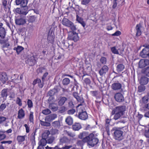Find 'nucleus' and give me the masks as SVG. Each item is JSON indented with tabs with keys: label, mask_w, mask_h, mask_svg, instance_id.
Listing matches in <instances>:
<instances>
[{
	"label": "nucleus",
	"mask_w": 149,
	"mask_h": 149,
	"mask_svg": "<svg viewBox=\"0 0 149 149\" xmlns=\"http://www.w3.org/2000/svg\"><path fill=\"white\" fill-rule=\"evenodd\" d=\"M77 111L79 113V118L82 120H86L88 118L87 112L85 111L84 106L81 104H79L77 107Z\"/></svg>",
	"instance_id": "obj_1"
},
{
	"label": "nucleus",
	"mask_w": 149,
	"mask_h": 149,
	"mask_svg": "<svg viewBox=\"0 0 149 149\" xmlns=\"http://www.w3.org/2000/svg\"><path fill=\"white\" fill-rule=\"evenodd\" d=\"M94 135L93 133H91L84 139V141H87L88 144L91 147H93L98 142L99 140L96 138H94Z\"/></svg>",
	"instance_id": "obj_2"
},
{
	"label": "nucleus",
	"mask_w": 149,
	"mask_h": 149,
	"mask_svg": "<svg viewBox=\"0 0 149 149\" xmlns=\"http://www.w3.org/2000/svg\"><path fill=\"white\" fill-rule=\"evenodd\" d=\"M62 24L64 26L70 27L72 31L76 30V28L72 22L66 18H64L62 21Z\"/></svg>",
	"instance_id": "obj_3"
},
{
	"label": "nucleus",
	"mask_w": 149,
	"mask_h": 149,
	"mask_svg": "<svg viewBox=\"0 0 149 149\" xmlns=\"http://www.w3.org/2000/svg\"><path fill=\"white\" fill-rule=\"evenodd\" d=\"M115 131L113 133L114 138L116 140H120L121 139V128L114 127L111 130V131Z\"/></svg>",
	"instance_id": "obj_4"
},
{
	"label": "nucleus",
	"mask_w": 149,
	"mask_h": 149,
	"mask_svg": "<svg viewBox=\"0 0 149 149\" xmlns=\"http://www.w3.org/2000/svg\"><path fill=\"white\" fill-rule=\"evenodd\" d=\"M113 114H115L114 117V119L116 120L118 119L121 116V107H117L113 109L112 111Z\"/></svg>",
	"instance_id": "obj_5"
},
{
	"label": "nucleus",
	"mask_w": 149,
	"mask_h": 149,
	"mask_svg": "<svg viewBox=\"0 0 149 149\" xmlns=\"http://www.w3.org/2000/svg\"><path fill=\"white\" fill-rule=\"evenodd\" d=\"M68 39L69 40H73L74 42L78 41L79 39L78 34L75 32H71L69 34Z\"/></svg>",
	"instance_id": "obj_6"
},
{
	"label": "nucleus",
	"mask_w": 149,
	"mask_h": 149,
	"mask_svg": "<svg viewBox=\"0 0 149 149\" xmlns=\"http://www.w3.org/2000/svg\"><path fill=\"white\" fill-rule=\"evenodd\" d=\"M144 46L143 49L140 53V55L143 58H146L148 56L149 57V47L147 45Z\"/></svg>",
	"instance_id": "obj_7"
},
{
	"label": "nucleus",
	"mask_w": 149,
	"mask_h": 149,
	"mask_svg": "<svg viewBox=\"0 0 149 149\" xmlns=\"http://www.w3.org/2000/svg\"><path fill=\"white\" fill-rule=\"evenodd\" d=\"M149 65V60L146 59H141L139 62V66L143 68Z\"/></svg>",
	"instance_id": "obj_8"
},
{
	"label": "nucleus",
	"mask_w": 149,
	"mask_h": 149,
	"mask_svg": "<svg viewBox=\"0 0 149 149\" xmlns=\"http://www.w3.org/2000/svg\"><path fill=\"white\" fill-rule=\"evenodd\" d=\"M28 3L27 0H16V3L17 5H20V6L22 7H27L26 6Z\"/></svg>",
	"instance_id": "obj_9"
},
{
	"label": "nucleus",
	"mask_w": 149,
	"mask_h": 149,
	"mask_svg": "<svg viewBox=\"0 0 149 149\" xmlns=\"http://www.w3.org/2000/svg\"><path fill=\"white\" fill-rule=\"evenodd\" d=\"M149 78L145 76H142L139 80V84L144 85L147 84Z\"/></svg>",
	"instance_id": "obj_10"
},
{
	"label": "nucleus",
	"mask_w": 149,
	"mask_h": 149,
	"mask_svg": "<svg viewBox=\"0 0 149 149\" xmlns=\"http://www.w3.org/2000/svg\"><path fill=\"white\" fill-rule=\"evenodd\" d=\"M8 79L6 74L5 72L0 73V80L3 84L6 82Z\"/></svg>",
	"instance_id": "obj_11"
},
{
	"label": "nucleus",
	"mask_w": 149,
	"mask_h": 149,
	"mask_svg": "<svg viewBox=\"0 0 149 149\" xmlns=\"http://www.w3.org/2000/svg\"><path fill=\"white\" fill-rule=\"evenodd\" d=\"M108 67L105 65H104L99 71L100 75L102 76L103 74H106L108 71Z\"/></svg>",
	"instance_id": "obj_12"
},
{
	"label": "nucleus",
	"mask_w": 149,
	"mask_h": 149,
	"mask_svg": "<svg viewBox=\"0 0 149 149\" xmlns=\"http://www.w3.org/2000/svg\"><path fill=\"white\" fill-rule=\"evenodd\" d=\"M67 100V98L65 97H60L58 99V105L60 106H62Z\"/></svg>",
	"instance_id": "obj_13"
},
{
	"label": "nucleus",
	"mask_w": 149,
	"mask_h": 149,
	"mask_svg": "<svg viewBox=\"0 0 149 149\" xmlns=\"http://www.w3.org/2000/svg\"><path fill=\"white\" fill-rule=\"evenodd\" d=\"M25 115L24 111L22 109H21L19 110L17 116L19 119H22L24 117Z\"/></svg>",
	"instance_id": "obj_14"
},
{
	"label": "nucleus",
	"mask_w": 149,
	"mask_h": 149,
	"mask_svg": "<svg viewBox=\"0 0 149 149\" xmlns=\"http://www.w3.org/2000/svg\"><path fill=\"white\" fill-rule=\"evenodd\" d=\"M141 27L140 24H139L136 25V36H139L141 34Z\"/></svg>",
	"instance_id": "obj_15"
},
{
	"label": "nucleus",
	"mask_w": 149,
	"mask_h": 149,
	"mask_svg": "<svg viewBox=\"0 0 149 149\" xmlns=\"http://www.w3.org/2000/svg\"><path fill=\"white\" fill-rule=\"evenodd\" d=\"M57 118V115L55 114H52L47 117L45 119V120L50 121L55 119Z\"/></svg>",
	"instance_id": "obj_16"
},
{
	"label": "nucleus",
	"mask_w": 149,
	"mask_h": 149,
	"mask_svg": "<svg viewBox=\"0 0 149 149\" xmlns=\"http://www.w3.org/2000/svg\"><path fill=\"white\" fill-rule=\"evenodd\" d=\"M111 88L112 89L114 90H118L121 88V85L119 83H115L112 85Z\"/></svg>",
	"instance_id": "obj_17"
},
{
	"label": "nucleus",
	"mask_w": 149,
	"mask_h": 149,
	"mask_svg": "<svg viewBox=\"0 0 149 149\" xmlns=\"http://www.w3.org/2000/svg\"><path fill=\"white\" fill-rule=\"evenodd\" d=\"M6 36V31L5 29L2 27H0V37L4 38Z\"/></svg>",
	"instance_id": "obj_18"
},
{
	"label": "nucleus",
	"mask_w": 149,
	"mask_h": 149,
	"mask_svg": "<svg viewBox=\"0 0 149 149\" xmlns=\"http://www.w3.org/2000/svg\"><path fill=\"white\" fill-rule=\"evenodd\" d=\"M38 59L37 56L33 55L32 57H31L29 60L32 62L31 65H35L36 63V60Z\"/></svg>",
	"instance_id": "obj_19"
},
{
	"label": "nucleus",
	"mask_w": 149,
	"mask_h": 149,
	"mask_svg": "<svg viewBox=\"0 0 149 149\" xmlns=\"http://www.w3.org/2000/svg\"><path fill=\"white\" fill-rule=\"evenodd\" d=\"M25 23L24 19L22 18L17 19L15 20V23L18 25H22Z\"/></svg>",
	"instance_id": "obj_20"
},
{
	"label": "nucleus",
	"mask_w": 149,
	"mask_h": 149,
	"mask_svg": "<svg viewBox=\"0 0 149 149\" xmlns=\"http://www.w3.org/2000/svg\"><path fill=\"white\" fill-rule=\"evenodd\" d=\"M81 127V126L79 123H76L72 126L73 129L74 130H78Z\"/></svg>",
	"instance_id": "obj_21"
},
{
	"label": "nucleus",
	"mask_w": 149,
	"mask_h": 149,
	"mask_svg": "<svg viewBox=\"0 0 149 149\" xmlns=\"http://www.w3.org/2000/svg\"><path fill=\"white\" fill-rule=\"evenodd\" d=\"M115 98L118 102H121V94L120 93H117L115 95Z\"/></svg>",
	"instance_id": "obj_22"
},
{
	"label": "nucleus",
	"mask_w": 149,
	"mask_h": 149,
	"mask_svg": "<svg viewBox=\"0 0 149 149\" xmlns=\"http://www.w3.org/2000/svg\"><path fill=\"white\" fill-rule=\"evenodd\" d=\"M88 134L86 132H83L80 133L79 135V137L80 139H84L86 137H88Z\"/></svg>",
	"instance_id": "obj_23"
},
{
	"label": "nucleus",
	"mask_w": 149,
	"mask_h": 149,
	"mask_svg": "<svg viewBox=\"0 0 149 149\" xmlns=\"http://www.w3.org/2000/svg\"><path fill=\"white\" fill-rule=\"evenodd\" d=\"M24 49V48L22 46H18L17 47H15L13 49L15 50L18 54H19Z\"/></svg>",
	"instance_id": "obj_24"
},
{
	"label": "nucleus",
	"mask_w": 149,
	"mask_h": 149,
	"mask_svg": "<svg viewBox=\"0 0 149 149\" xmlns=\"http://www.w3.org/2000/svg\"><path fill=\"white\" fill-rule=\"evenodd\" d=\"M47 143V141L45 139H42L39 142L38 144L39 146L43 147L45 146Z\"/></svg>",
	"instance_id": "obj_25"
},
{
	"label": "nucleus",
	"mask_w": 149,
	"mask_h": 149,
	"mask_svg": "<svg viewBox=\"0 0 149 149\" xmlns=\"http://www.w3.org/2000/svg\"><path fill=\"white\" fill-rule=\"evenodd\" d=\"M77 20L79 23H80L82 26L83 27H85L86 25V24L85 22L83 21L81 17H77Z\"/></svg>",
	"instance_id": "obj_26"
},
{
	"label": "nucleus",
	"mask_w": 149,
	"mask_h": 149,
	"mask_svg": "<svg viewBox=\"0 0 149 149\" xmlns=\"http://www.w3.org/2000/svg\"><path fill=\"white\" fill-rule=\"evenodd\" d=\"M26 136H18L17 137V140L19 142H22L25 140V138Z\"/></svg>",
	"instance_id": "obj_27"
},
{
	"label": "nucleus",
	"mask_w": 149,
	"mask_h": 149,
	"mask_svg": "<svg viewBox=\"0 0 149 149\" xmlns=\"http://www.w3.org/2000/svg\"><path fill=\"white\" fill-rule=\"evenodd\" d=\"M142 72L146 76L149 77V66L143 69Z\"/></svg>",
	"instance_id": "obj_28"
},
{
	"label": "nucleus",
	"mask_w": 149,
	"mask_h": 149,
	"mask_svg": "<svg viewBox=\"0 0 149 149\" xmlns=\"http://www.w3.org/2000/svg\"><path fill=\"white\" fill-rule=\"evenodd\" d=\"M146 89V87L144 85L140 84L138 87V91L140 93L144 91Z\"/></svg>",
	"instance_id": "obj_29"
},
{
	"label": "nucleus",
	"mask_w": 149,
	"mask_h": 149,
	"mask_svg": "<svg viewBox=\"0 0 149 149\" xmlns=\"http://www.w3.org/2000/svg\"><path fill=\"white\" fill-rule=\"evenodd\" d=\"M65 122L68 125H71L73 123V119L70 116H68L66 118Z\"/></svg>",
	"instance_id": "obj_30"
},
{
	"label": "nucleus",
	"mask_w": 149,
	"mask_h": 149,
	"mask_svg": "<svg viewBox=\"0 0 149 149\" xmlns=\"http://www.w3.org/2000/svg\"><path fill=\"white\" fill-rule=\"evenodd\" d=\"M7 95V90L6 89H3L1 91V97H4V99H6Z\"/></svg>",
	"instance_id": "obj_31"
},
{
	"label": "nucleus",
	"mask_w": 149,
	"mask_h": 149,
	"mask_svg": "<svg viewBox=\"0 0 149 149\" xmlns=\"http://www.w3.org/2000/svg\"><path fill=\"white\" fill-rule=\"evenodd\" d=\"M28 8L27 7H22L21 8L22 14L26 15L28 13Z\"/></svg>",
	"instance_id": "obj_32"
},
{
	"label": "nucleus",
	"mask_w": 149,
	"mask_h": 149,
	"mask_svg": "<svg viewBox=\"0 0 149 149\" xmlns=\"http://www.w3.org/2000/svg\"><path fill=\"white\" fill-rule=\"evenodd\" d=\"M36 18V17L35 16H29L28 21L29 22L33 23L34 22Z\"/></svg>",
	"instance_id": "obj_33"
},
{
	"label": "nucleus",
	"mask_w": 149,
	"mask_h": 149,
	"mask_svg": "<svg viewBox=\"0 0 149 149\" xmlns=\"http://www.w3.org/2000/svg\"><path fill=\"white\" fill-rule=\"evenodd\" d=\"M70 81L69 79L65 78L63 80V84L64 85H67L69 84Z\"/></svg>",
	"instance_id": "obj_34"
},
{
	"label": "nucleus",
	"mask_w": 149,
	"mask_h": 149,
	"mask_svg": "<svg viewBox=\"0 0 149 149\" xmlns=\"http://www.w3.org/2000/svg\"><path fill=\"white\" fill-rule=\"evenodd\" d=\"M49 108L52 111H55L57 110L58 107L56 106H55L54 104H50L49 106Z\"/></svg>",
	"instance_id": "obj_35"
},
{
	"label": "nucleus",
	"mask_w": 149,
	"mask_h": 149,
	"mask_svg": "<svg viewBox=\"0 0 149 149\" xmlns=\"http://www.w3.org/2000/svg\"><path fill=\"white\" fill-rule=\"evenodd\" d=\"M46 121H47V120L46 121L45 120V121H40V124L41 125L47 127L49 126L50 125V123L49 122H46Z\"/></svg>",
	"instance_id": "obj_36"
},
{
	"label": "nucleus",
	"mask_w": 149,
	"mask_h": 149,
	"mask_svg": "<svg viewBox=\"0 0 149 149\" xmlns=\"http://www.w3.org/2000/svg\"><path fill=\"white\" fill-rule=\"evenodd\" d=\"M52 125L54 127H58L60 126V123L58 121H54L52 123Z\"/></svg>",
	"instance_id": "obj_37"
},
{
	"label": "nucleus",
	"mask_w": 149,
	"mask_h": 149,
	"mask_svg": "<svg viewBox=\"0 0 149 149\" xmlns=\"http://www.w3.org/2000/svg\"><path fill=\"white\" fill-rule=\"evenodd\" d=\"M42 113L46 115L50 114L51 113V111L48 109H45L42 111Z\"/></svg>",
	"instance_id": "obj_38"
},
{
	"label": "nucleus",
	"mask_w": 149,
	"mask_h": 149,
	"mask_svg": "<svg viewBox=\"0 0 149 149\" xmlns=\"http://www.w3.org/2000/svg\"><path fill=\"white\" fill-rule=\"evenodd\" d=\"M86 137L83 139L82 140H78L77 141V144L78 146H82L84 143L87 142V141H84V139H85Z\"/></svg>",
	"instance_id": "obj_39"
},
{
	"label": "nucleus",
	"mask_w": 149,
	"mask_h": 149,
	"mask_svg": "<svg viewBox=\"0 0 149 149\" xmlns=\"http://www.w3.org/2000/svg\"><path fill=\"white\" fill-rule=\"evenodd\" d=\"M91 1V0H82L81 4L83 5L86 6L89 4Z\"/></svg>",
	"instance_id": "obj_40"
},
{
	"label": "nucleus",
	"mask_w": 149,
	"mask_h": 149,
	"mask_svg": "<svg viewBox=\"0 0 149 149\" xmlns=\"http://www.w3.org/2000/svg\"><path fill=\"white\" fill-rule=\"evenodd\" d=\"M100 61L102 63L105 64L107 62V59L104 57H102L100 59Z\"/></svg>",
	"instance_id": "obj_41"
},
{
	"label": "nucleus",
	"mask_w": 149,
	"mask_h": 149,
	"mask_svg": "<svg viewBox=\"0 0 149 149\" xmlns=\"http://www.w3.org/2000/svg\"><path fill=\"white\" fill-rule=\"evenodd\" d=\"M29 120L31 122H33V113L31 112L29 116Z\"/></svg>",
	"instance_id": "obj_42"
},
{
	"label": "nucleus",
	"mask_w": 149,
	"mask_h": 149,
	"mask_svg": "<svg viewBox=\"0 0 149 149\" xmlns=\"http://www.w3.org/2000/svg\"><path fill=\"white\" fill-rule=\"evenodd\" d=\"M24 126L25 127L26 132V133H29L30 131V128L29 126L27 124H25Z\"/></svg>",
	"instance_id": "obj_43"
},
{
	"label": "nucleus",
	"mask_w": 149,
	"mask_h": 149,
	"mask_svg": "<svg viewBox=\"0 0 149 149\" xmlns=\"http://www.w3.org/2000/svg\"><path fill=\"white\" fill-rule=\"evenodd\" d=\"M27 104L28 107L30 108H31L33 107V102L30 100L28 99V100Z\"/></svg>",
	"instance_id": "obj_44"
},
{
	"label": "nucleus",
	"mask_w": 149,
	"mask_h": 149,
	"mask_svg": "<svg viewBox=\"0 0 149 149\" xmlns=\"http://www.w3.org/2000/svg\"><path fill=\"white\" fill-rule=\"evenodd\" d=\"M66 134L68 136L72 137H74L75 136V134L74 133H72L68 131L66 132Z\"/></svg>",
	"instance_id": "obj_45"
},
{
	"label": "nucleus",
	"mask_w": 149,
	"mask_h": 149,
	"mask_svg": "<svg viewBox=\"0 0 149 149\" xmlns=\"http://www.w3.org/2000/svg\"><path fill=\"white\" fill-rule=\"evenodd\" d=\"M56 147L58 149H69L72 147V146H66L64 147H62L60 148L58 147V146H56Z\"/></svg>",
	"instance_id": "obj_46"
},
{
	"label": "nucleus",
	"mask_w": 149,
	"mask_h": 149,
	"mask_svg": "<svg viewBox=\"0 0 149 149\" xmlns=\"http://www.w3.org/2000/svg\"><path fill=\"white\" fill-rule=\"evenodd\" d=\"M16 103L19 106H22V103L21 100L19 97H17L16 100Z\"/></svg>",
	"instance_id": "obj_47"
},
{
	"label": "nucleus",
	"mask_w": 149,
	"mask_h": 149,
	"mask_svg": "<svg viewBox=\"0 0 149 149\" xmlns=\"http://www.w3.org/2000/svg\"><path fill=\"white\" fill-rule=\"evenodd\" d=\"M145 135L146 137L149 138V128L145 130Z\"/></svg>",
	"instance_id": "obj_48"
},
{
	"label": "nucleus",
	"mask_w": 149,
	"mask_h": 149,
	"mask_svg": "<svg viewBox=\"0 0 149 149\" xmlns=\"http://www.w3.org/2000/svg\"><path fill=\"white\" fill-rule=\"evenodd\" d=\"M41 82V80L39 79H37L35 80L33 82V84L35 85L36 84L39 83Z\"/></svg>",
	"instance_id": "obj_49"
},
{
	"label": "nucleus",
	"mask_w": 149,
	"mask_h": 149,
	"mask_svg": "<svg viewBox=\"0 0 149 149\" xmlns=\"http://www.w3.org/2000/svg\"><path fill=\"white\" fill-rule=\"evenodd\" d=\"M148 98L147 97H143L142 99V101L144 103H146L148 102Z\"/></svg>",
	"instance_id": "obj_50"
},
{
	"label": "nucleus",
	"mask_w": 149,
	"mask_h": 149,
	"mask_svg": "<svg viewBox=\"0 0 149 149\" xmlns=\"http://www.w3.org/2000/svg\"><path fill=\"white\" fill-rule=\"evenodd\" d=\"M6 106L5 104H2L0 106V111H3L6 108Z\"/></svg>",
	"instance_id": "obj_51"
},
{
	"label": "nucleus",
	"mask_w": 149,
	"mask_h": 149,
	"mask_svg": "<svg viewBox=\"0 0 149 149\" xmlns=\"http://www.w3.org/2000/svg\"><path fill=\"white\" fill-rule=\"evenodd\" d=\"M75 112V110L74 109H72L69 110L68 111V114L70 115L73 114Z\"/></svg>",
	"instance_id": "obj_52"
},
{
	"label": "nucleus",
	"mask_w": 149,
	"mask_h": 149,
	"mask_svg": "<svg viewBox=\"0 0 149 149\" xmlns=\"http://www.w3.org/2000/svg\"><path fill=\"white\" fill-rule=\"evenodd\" d=\"M73 95L77 101L80 100V97L78 95V94L76 93H74Z\"/></svg>",
	"instance_id": "obj_53"
},
{
	"label": "nucleus",
	"mask_w": 149,
	"mask_h": 149,
	"mask_svg": "<svg viewBox=\"0 0 149 149\" xmlns=\"http://www.w3.org/2000/svg\"><path fill=\"white\" fill-rule=\"evenodd\" d=\"M111 51L114 54H118V51L116 49V48L114 47L111 48Z\"/></svg>",
	"instance_id": "obj_54"
},
{
	"label": "nucleus",
	"mask_w": 149,
	"mask_h": 149,
	"mask_svg": "<svg viewBox=\"0 0 149 149\" xmlns=\"http://www.w3.org/2000/svg\"><path fill=\"white\" fill-rule=\"evenodd\" d=\"M6 118V117L3 116H0V124H1L5 121Z\"/></svg>",
	"instance_id": "obj_55"
},
{
	"label": "nucleus",
	"mask_w": 149,
	"mask_h": 149,
	"mask_svg": "<svg viewBox=\"0 0 149 149\" xmlns=\"http://www.w3.org/2000/svg\"><path fill=\"white\" fill-rule=\"evenodd\" d=\"M51 132L52 134H54L58 133V131L57 129H53L51 131Z\"/></svg>",
	"instance_id": "obj_56"
},
{
	"label": "nucleus",
	"mask_w": 149,
	"mask_h": 149,
	"mask_svg": "<svg viewBox=\"0 0 149 149\" xmlns=\"http://www.w3.org/2000/svg\"><path fill=\"white\" fill-rule=\"evenodd\" d=\"M121 34V32L119 31H117L114 33L112 34V36H118L120 35Z\"/></svg>",
	"instance_id": "obj_57"
},
{
	"label": "nucleus",
	"mask_w": 149,
	"mask_h": 149,
	"mask_svg": "<svg viewBox=\"0 0 149 149\" xmlns=\"http://www.w3.org/2000/svg\"><path fill=\"white\" fill-rule=\"evenodd\" d=\"M126 107L125 106H122V116L126 109Z\"/></svg>",
	"instance_id": "obj_58"
},
{
	"label": "nucleus",
	"mask_w": 149,
	"mask_h": 149,
	"mask_svg": "<svg viewBox=\"0 0 149 149\" xmlns=\"http://www.w3.org/2000/svg\"><path fill=\"white\" fill-rule=\"evenodd\" d=\"M91 92L92 95L94 96H96L98 94V92L96 91H91Z\"/></svg>",
	"instance_id": "obj_59"
},
{
	"label": "nucleus",
	"mask_w": 149,
	"mask_h": 149,
	"mask_svg": "<svg viewBox=\"0 0 149 149\" xmlns=\"http://www.w3.org/2000/svg\"><path fill=\"white\" fill-rule=\"evenodd\" d=\"M21 8H17L15 9V12L18 14H22Z\"/></svg>",
	"instance_id": "obj_60"
},
{
	"label": "nucleus",
	"mask_w": 149,
	"mask_h": 149,
	"mask_svg": "<svg viewBox=\"0 0 149 149\" xmlns=\"http://www.w3.org/2000/svg\"><path fill=\"white\" fill-rule=\"evenodd\" d=\"M84 82L86 84H89L91 83V81L90 80L87 78L85 79Z\"/></svg>",
	"instance_id": "obj_61"
},
{
	"label": "nucleus",
	"mask_w": 149,
	"mask_h": 149,
	"mask_svg": "<svg viewBox=\"0 0 149 149\" xmlns=\"http://www.w3.org/2000/svg\"><path fill=\"white\" fill-rule=\"evenodd\" d=\"M6 137V136L5 134H0V141L4 139Z\"/></svg>",
	"instance_id": "obj_62"
},
{
	"label": "nucleus",
	"mask_w": 149,
	"mask_h": 149,
	"mask_svg": "<svg viewBox=\"0 0 149 149\" xmlns=\"http://www.w3.org/2000/svg\"><path fill=\"white\" fill-rule=\"evenodd\" d=\"M54 139L52 138L49 139L47 140V143L49 144L52 143Z\"/></svg>",
	"instance_id": "obj_63"
},
{
	"label": "nucleus",
	"mask_w": 149,
	"mask_h": 149,
	"mask_svg": "<svg viewBox=\"0 0 149 149\" xmlns=\"http://www.w3.org/2000/svg\"><path fill=\"white\" fill-rule=\"evenodd\" d=\"M12 143V141H4L1 142L2 143H8V144H10Z\"/></svg>",
	"instance_id": "obj_64"
}]
</instances>
